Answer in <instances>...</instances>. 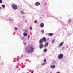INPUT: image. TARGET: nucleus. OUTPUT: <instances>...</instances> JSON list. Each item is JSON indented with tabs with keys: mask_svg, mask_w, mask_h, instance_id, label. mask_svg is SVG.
I'll use <instances>...</instances> for the list:
<instances>
[{
	"mask_svg": "<svg viewBox=\"0 0 73 73\" xmlns=\"http://www.w3.org/2000/svg\"><path fill=\"white\" fill-rule=\"evenodd\" d=\"M45 64H46V63H44L42 64V65H45Z\"/></svg>",
	"mask_w": 73,
	"mask_h": 73,
	"instance_id": "obj_29",
	"label": "nucleus"
},
{
	"mask_svg": "<svg viewBox=\"0 0 73 73\" xmlns=\"http://www.w3.org/2000/svg\"><path fill=\"white\" fill-rule=\"evenodd\" d=\"M46 59H44V62H46Z\"/></svg>",
	"mask_w": 73,
	"mask_h": 73,
	"instance_id": "obj_24",
	"label": "nucleus"
},
{
	"mask_svg": "<svg viewBox=\"0 0 73 73\" xmlns=\"http://www.w3.org/2000/svg\"><path fill=\"white\" fill-rule=\"evenodd\" d=\"M34 48L31 46L27 47L26 48L25 52L27 53H31L33 52Z\"/></svg>",
	"mask_w": 73,
	"mask_h": 73,
	"instance_id": "obj_1",
	"label": "nucleus"
},
{
	"mask_svg": "<svg viewBox=\"0 0 73 73\" xmlns=\"http://www.w3.org/2000/svg\"><path fill=\"white\" fill-rule=\"evenodd\" d=\"M41 32H42V33H44V30H42Z\"/></svg>",
	"mask_w": 73,
	"mask_h": 73,
	"instance_id": "obj_22",
	"label": "nucleus"
},
{
	"mask_svg": "<svg viewBox=\"0 0 73 73\" xmlns=\"http://www.w3.org/2000/svg\"><path fill=\"white\" fill-rule=\"evenodd\" d=\"M49 45V43L48 42H46V43L44 45V47L45 48H46V47H47L48 46V45Z\"/></svg>",
	"mask_w": 73,
	"mask_h": 73,
	"instance_id": "obj_10",
	"label": "nucleus"
},
{
	"mask_svg": "<svg viewBox=\"0 0 73 73\" xmlns=\"http://www.w3.org/2000/svg\"><path fill=\"white\" fill-rule=\"evenodd\" d=\"M3 3V1L2 0H0V3L1 4Z\"/></svg>",
	"mask_w": 73,
	"mask_h": 73,
	"instance_id": "obj_26",
	"label": "nucleus"
},
{
	"mask_svg": "<svg viewBox=\"0 0 73 73\" xmlns=\"http://www.w3.org/2000/svg\"><path fill=\"white\" fill-rule=\"evenodd\" d=\"M31 73H33V72H32Z\"/></svg>",
	"mask_w": 73,
	"mask_h": 73,
	"instance_id": "obj_37",
	"label": "nucleus"
},
{
	"mask_svg": "<svg viewBox=\"0 0 73 73\" xmlns=\"http://www.w3.org/2000/svg\"><path fill=\"white\" fill-rule=\"evenodd\" d=\"M72 21V19H69V20L68 21V23H70Z\"/></svg>",
	"mask_w": 73,
	"mask_h": 73,
	"instance_id": "obj_16",
	"label": "nucleus"
},
{
	"mask_svg": "<svg viewBox=\"0 0 73 73\" xmlns=\"http://www.w3.org/2000/svg\"><path fill=\"white\" fill-rule=\"evenodd\" d=\"M12 7L14 10H16L17 9V6L15 4H12Z\"/></svg>",
	"mask_w": 73,
	"mask_h": 73,
	"instance_id": "obj_2",
	"label": "nucleus"
},
{
	"mask_svg": "<svg viewBox=\"0 0 73 73\" xmlns=\"http://www.w3.org/2000/svg\"><path fill=\"white\" fill-rule=\"evenodd\" d=\"M40 2H36L35 3V5H36V6H39V5H40Z\"/></svg>",
	"mask_w": 73,
	"mask_h": 73,
	"instance_id": "obj_6",
	"label": "nucleus"
},
{
	"mask_svg": "<svg viewBox=\"0 0 73 73\" xmlns=\"http://www.w3.org/2000/svg\"><path fill=\"white\" fill-rule=\"evenodd\" d=\"M48 35L50 36H52L53 35V34L52 33H48Z\"/></svg>",
	"mask_w": 73,
	"mask_h": 73,
	"instance_id": "obj_12",
	"label": "nucleus"
},
{
	"mask_svg": "<svg viewBox=\"0 0 73 73\" xmlns=\"http://www.w3.org/2000/svg\"><path fill=\"white\" fill-rule=\"evenodd\" d=\"M34 23H35V24H36L37 23V20H35L34 21Z\"/></svg>",
	"mask_w": 73,
	"mask_h": 73,
	"instance_id": "obj_17",
	"label": "nucleus"
},
{
	"mask_svg": "<svg viewBox=\"0 0 73 73\" xmlns=\"http://www.w3.org/2000/svg\"><path fill=\"white\" fill-rule=\"evenodd\" d=\"M14 29L15 30H17V29H18V28L17 27H14Z\"/></svg>",
	"mask_w": 73,
	"mask_h": 73,
	"instance_id": "obj_23",
	"label": "nucleus"
},
{
	"mask_svg": "<svg viewBox=\"0 0 73 73\" xmlns=\"http://www.w3.org/2000/svg\"><path fill=\"white\" fill-rule=\"evenodd\" d=\"M10 20L11 21H13V20L12 19H10Z\"/></svg>",
	"mask_w": 73,
	"mask_h": 73,
	"instance_id": "obj_31",
	"label": "nucleus"
},
{
	"mask_svg": "<svg viewBox=\"0 0 73 73\" xmlns=\"http://www.w3.org/2000/svg\"><path fill=\"white\" fill-rule=\"evenodd\" d=\"M26 42H23V44L24 45H26Z\"/></svg>",
	"mask_w": 73,
	"mask_h": 73,
	"instance_id": "obj_27",
	"label": "nucleus"
},
{
	"mask_svg": "<svg viewBox=\"0 0 73 73\" xmlns=\"http://www.w3.org/2000/svg\"><path fill=\"white\" fill-rule=\"evenodd\" d=\"M28 34H27V33H23V35L25 37H26L27 35Z\"/></svg>",
	"mask_w": 73,
	"mask_h": 73,
	"instance_id": "obj_11",
	"label": "nucleus"
},
{
	"mask_svg": "<svg viewBox=\"0 0 73 73\" xmlns=\"http://www.w3.org/2000/svg\"><path fill=\"white\" fill-rule=\"evenodd\" d=\"M40 26L41 28H43L44 26V24L43 23H41L40 24Z\"/></svg>",
	"mask_w": 73,
	"mask_h": 73,
	"instance_id": "obj_9",
	"label": "nucleus"
},
{
	"mask_svg": "<svg viewBox=\"0 0 73 73\" xmlns=\"http://www.w3.org/2000/svg\"><path fill=\"white\" fill-rule=\"evenodd\" d=\"M27 31H28V30H25V33L27 32Z\"/></svg>",
	"mask_w": 73,
	"mask_h": 73,
	"instance_id": "obj_28",
	"label": "nucleus"
},
{
	"mask_svg": "<svg viewBox=\"0 0 73 73\" xmlns=\"http://www.w3.org/2000/svg\"><path fill=\"white\" fill-rule=\"evenodd\" d=\"M30 38V35H29L27 37L28 40H29Z\"/></svg>",
	"mask_w": 73,
	"mask_h": 73,
	"instance_id": "obj_19",
	"label": "nucleus"
},
{
	"mask_svg": "<svg viewBox=\"0 0 73 73\" xmlns=\"http://www.w3.org/2000/svg\"><path fill=\"white\" fill-rule=\"evenodd\" d=\"M2 8H5V5H2Z\"/></svg>",
	"mask_w": 73,
	"mask_h": 73,
	"instance_id": "obj_25",
	"label": "nucleus"
},
{
	"mask_svg": "<svg viewBox=\"0 0 73 73\" xmlns=\"http://www.w3.org/2000/svg\"><path fill=\"white\" fill-rule=\"evenodd\" d=\"M55 41V40L54 39L52 40V43H54V42Z\"/></svg>",
	"mask_w": 73,
	"mask_h": 73,
	"instance_id": "obj_21",
	"label": "nucleus"
},
{
	"mask_svg": "<svg viewBox=\"0 0 73 73\" xmlns=\"http://www.w3.org/2000/svg\"><path fill=\"white\" fill-rule=\"evenodd\" d=\"M56 67V66L54 65H52L51 66V68H54Z\"/></svg>",
	"mask_w": 73,
	"mask_h": 73,
	"instance_id": "obj_13",
	"label": "nucleus"
},
{
	"mask_svg": "<svg viewBox=\"0 0 73 73\" xmlns=\"http://www.w3.org/2000/svg\"><path fill=\"white\" fill-rule=\"evenodd\" d=\"M66 48L65 47H62V50H65V49Z\"/></svg>",
	"mask_w": 73,
	"mask_h": 73,
	"instance_id": "obj_15",
	"label": "nucleus"
},
{
	"mask_svg": "<svg viewBox=\"0 0 73 73\" xmlns=\"http://www.w3.org/2000/svg\"><path fill=\"white\" fill-rule=\"evenodd\" d=\"M29 29L30 31H31L32 29V26H30V27Z\"/></svg>",
	"mask_w": 73,
	"mask_h": 73,
	"instance_id": "obj_18",
	"label": "nucleus"
},
{
	"mask_svg": "<svg viewBox=\"0 0 73 73\" xmlns=\"http://www.w3.org/2000/svg\"><path fill=\"white\" fill-rule=\"evenodd\" d=\"M1 9V7H0V9Z\"/></svg>",
	"mask_w": 73,
	"mask_h": 73,
	"instance_id": "obj_36",
	"label": "nucleus"
},
{
	"mask_svg": "<svg viewBox=\"0 0 73 73\" xmlns=\"http://www.w3.org/2000/svg\"><path fill=\"white\" fill-rule=\"evenodd\" d=\"M44 47V44L42 43L40 44L39 45V48L40 49H42Z\"/></svg>",
	"mask_w": 73,
	"mask_h": 73,
	"instance_id": "obj_5",
	"label": "nucleus"
},
{
	"mask_svg": "<svg viewBox=\"0 0 73 73\" xmlns=\"http://www.w3.org/2000/svg\"><path fill=\"white\" fill-rule=\"evenodd\" d=\"M66 48H68V46H66Z\"/></svg>",
	"mask_w": 73,
	"mask_h": 73,
	"instance_id": "obj_33",
	"label": "nucleus"
},
{
	"mask_svg": "<svg viewBox=\"0 0 73 73\" xmlns=\"http://www.w3.org/2000/svg\"><path fill=\"white\" fill-rule=\"evenodd\" d=\"M64 45V43L63 42H62L59 44L58 46V48H61L62 46Z\"/></svg>",
	"mask_w": 73,
	"mask_h": 73,
	"instance_id": "obj_4",
	"label": "nucleus"
},
{
	"mask_svg": "<svg viewBox=\"0 0 73 73\" xmlns=\"http://www.w3.org/2000/svg\"><path fill=\"white\" fill-rule=\"evenodd\" d=\"M43 40L42 39H40V40L39 41V44H42L43 42Z\"/></svg>",
	"mask_w": 73,
	"mask_h": 73,
	"instance_id": "obj_8",
	"label": "nucleus"
},
{
	"mask_svg": "<svg viewBox=\"0 0 73 73\" xmlns=\"http://www.w3.org/2000/svg\"><path fill=\"white\" fill-rule=\"evenodd\" d=\"M22 18H24V17H25V16H23L22 17Z\"/></svg>",
	"mask_w": 73,
	"mask_h": 73,
	"instance_id": "obj_34",
	"label": "nucleus"
},
{
	"mask_svg": "<svg viewBox=\"0 0 73 73\" xmlns=\"http://www.w3.org/2000/svg\"><path fill=\"white\" fill-rule=\"evenodd\" d=\"M42 40H43V42L44 41V42H46V38L45 37H43L42 38Z\"/></svg>",
	"mask_w": 73,
	"mask_h": 73,
	"instance_id": "obj_7",
	"label": "nucleus"
},
{
	"mask_svg": "<svg viewBox=\"0 0 73 73\" xmlns=\"http://www.w3.org/2000/svg\"><path fill=\"white\" fill-rule=\"evenodd\" d=\"M24 38H21V40H24Z\"/></svg>",
	"mask_w": 73,
	"mask_h": 73,
	"instance_id": "obj_30",
	"label": "nucleus"
},
{
	"mask_svg": "<svg viewBox=\"0 0 73 73\" xmlns=\"http://www.w3.org/2000/svg\"><path fill=\"white\" fill-rule=\"evenodd\" d=\"M21 14H24V12L23 11H21Z\"/></svg>",
	"mask_w": 73,
	"mask_h": 73,
	"instance_id": "obj_20",
	"label": "nucleus"
},
{
	"mask_svg": "<svg viewBox=\"0 0 73 73\" xmlns=\"http://www.w3.org/2000/svg\"><path fill=\"white\" fill-rule=\"evenodd\" d=\"M57 73H60V72H58Z\"/></svg>",
	"mask_w": 73,
	"mask_h": 73,
	"instance_id": "obj_35",
	"label": "nucleus"
},
{
	"mask_svg": "<svg viewBox=\"0 0 73 73\" xmlns=\"http://www.w3.org/2000/svg\"><path fill=\"white\" fill-rule=\"evenodd\" d=\"M47 52V49L45 48L43 50V52H44V53H46Z\"/></svg>",
	"mask_w": 73,
	"mask_h": 73,
	"instance_id": "obj_14",
	"label": "nucleus"
},
{
	"mask_svg": "<svg viewBox=\"0 0 73 73\" xmlns=\"http://www.w3.org/2000/svg\"><path fill=\"white\" fill-rule=\"evenodd\" d=\"M64 57V55L62 54H59L58 56V58L59 59H62Z\"/></svg>",
	"mask_w": 73,
	"mask_h": 73,
	"instance_id": "obj_3",
	"label": "nucleus"
},
{
	"mask_svg": "<svg viewBox=\"0 0 73 73\" xmlns=\"http://www.w3.org/2000/svg\"><path fill=\"white\" fill-rule=\"evenodd\" d=\"M49 38H48L47 39V41H49Z\"/></svg>",
	"mask_w": 73,
	"mask_h": 73,
	"instance_id": "obj_32",
	"label": "nucleus"
}]
</instances>
